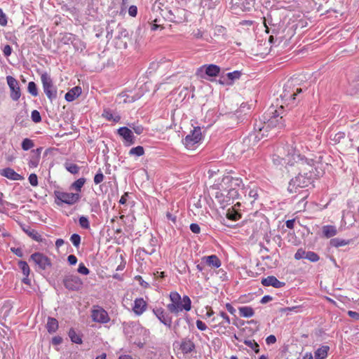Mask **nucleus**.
I'll return each instance as SVG.
<instances>
[{
    "mask_svg": "<svg viewBox=\"0 0 359 359\" xmlns=\"http://www.w3.org/2000/svg\"><path fill=\"white\" fill-rule=\"evenodd\" d=\"M41 80L44 93L50 102L57 98V88L53 85V80L47 72L41 74Z\"/></svg>",
    "mask_w": 359,
    "mask_h": 359,
    "instance_id": "5",
    "label": "nucleus"
},
{
    "mask_svg": "<svg viewBox=\"0 0 359 359\" xmlns=\"http://www.w3.org/2000/svg\"><path fill=\"white\" fill-rule=\"evenodd\" d=\"M18 267L22 271V273L24 275V276H29L30 269H29V266L28 264L27 263V262L20 260L18 262Z\"/></svg>",
    "mask_w": 359,
    "mask_h": 359,
    "instance_id": "41",
    "label": "nucleus"
},
{
    "mask_svg": "<svg viewBox=\"0 0 359 359\" xmlns=\"http://www.w3.org/2000/svg\"><path fill=\"white\" fill-rule=\"evenodd\" d=\"M329 349L328 346H322L318 348L314 353L315 359H325L327 356Z\"/></svg>",
    "mask_w": 359,
    "mask_h": 359,
    "instance_id": "34",
    "label": "nucleus"
},
{
    "mask_svg": "<svg viewBox=\"0 0 359 359\" xmlns=\"http://www.w3.org/2000/svg\"><path fill=\"white\" fill-rule=\"evenodd\" d=\"M202 139L201 128L199 126L194 129L183 140L182 143L187 149H194Z\"/></svg>",
    "mask_w": 359,
    "mask_h": 359,
    "instance_id": "7",
    "label": "nucleus"
},
{
    "mask_svg": "<svg viewBox=\"0 0 359 359\" xmlns=\"http://www.w3.org/2000/svg\"><path fill=\"white\" fill-rule=\"evenodd\" d=\"M236 205L240 206V203H237L233 207L229 208L226 214V218L233 222H236L241 218V214L235 209Z\"/></svg>",
    "mask_w": 359,
    "mask_h": 359,
    "instance_id": "28",
    "label": "nucleus"
},
{
    "mask_svg": "<svg viewBox=\"0 0 359 359\" xmlns=\"http://www.w3.org/2000/svg\"><path fill=\"white\" fill-rule=\"evenodd\" d=\"M55 196L56 201H59L61 203H66L69 205L76 203L81 199V195L79 193H68L57 191H55Z\"/></svg>",
    "mask_w": 359,
    "mask_h": 359,
    "instance_id": "11",
    "label": "nucleus"
},
{
    "mask_svg": "<svg viewBox=\"0 0 359 359\" xmlns=\"http://www.w3.org/2000/svg\"><path fill=\"white\" fill-rule=\"evenodd\" d=\"M170 299L171 301L170 304H176L177 302L182 300V298L178 292H171L170 293Z\"/></svg>",
    "mask_w": 359,
    "mask_h": 359,
    "instance_id": "53",
    "label": "nucleus"
},
{
    "mask_svg": "<svg viewBox=\"0 0 359 359\" xmlns=\"http://www.w3.org/2000/svg\"><path fill=\"white\" fill-rule=\"evenodd\" d=\"M58 328V322L55 318L48 317L46 329L49 333H54Z\"/></svg>",
    "mask_w": 359,
    "mask_h": 359,
    "instance_id": "31",
    "label": "nucleus"
},
{
    "mask_svg": "<svg viewBox=\"0 0 359 359\" xmlns=\"http://www.w3.org/2000/svg\"><path fill=\"white\" fill-rule=\"evenodd\" d=\"M306 251H305L302 248H299L294 254V259L297 260H299L301 259H306Z\"/></svg>",
    "mask_w": 359,
    "mask_h": 359,
    "instance_id": "57",
    "label": "nucleus"
},
{
    "mask_svg": "<svg viewBox=\"0 0 359 359\" xmlns=\"http://www.w3.org/2000/svg\"><path fill=\"white\" fill-rule=\"evenodd\" d=\"M262 284L264 286H273L275 288H280L285 285L284 282L278 280L273 276H269L266 278H262Z\"/></svg>",
    "mask_w": 359,
    "mask_h": 359,
    "instance_id": "18",
    "label": "nucleus"
},
{
    "mask_svg": "<svg viewBox=\"0 0 359 359\" xmlns=\"http://www.w3.org/2000/svg\"><path fill=\"white\" fill-rule=\"evenodd\" d=\"M273 161L275 164L296 165L301 170L311 171L313 168V159L302 156L299 151L292 145L277 147L276 152L273 154Z\"/></svg>",
    "mask_w": 359,
    "mask_h": 359,
    "instance_id": "1",
    "label": "nucleus"
},
{
    "mask_svg": "<svg viewBox=\"0 0 359 359\" xmlns=\"http://www.w3.org/2000/svg\"><path fill=\"white\" fill-rule=\"evenodd\" d=\"M0 175L14 181L22 180V177L11 168H6L0 170Z\"/></svg>",
    "mask_w": 359,
    "mask_h": 359,
    "instance_id": "20",
    "label": "nucleus"
},
{
    "mask_svg": "<svg viewBox=\"0 0 359 359\" xmlns=\"http://www.w3.org/2000/svg\"><path fill=\"white\" fill-rule=\"evenodd\" d=\"M104 177V176L101 169H99V170L97 171V172L96 173V175L94 177L95 184H98L101 183L103 181Z\"/></svg>",
    "mask_w": 359,
    "mask_h": 359,
    "instance_id": "56",
    "label": "nucleus"
},
{
    "mask_svg": "<svg viewBox=\"0 0 359 359\" xmlns=\"http://www.w3.org/2000/svg\"><path fill=\"white\" fill-rule=\"evenodd\" d=\"M41 151V147L32 150L31 156L28 162L29 168H36L38 166L40 161Z\"/></svg>",
    "mask_w": 359,
    "mask_h": 359,
    "instance_id": "21",
    "label": "nucleus"
},
{
    "mask_svg": "<svg viewBox=\"0 0 359 359\" xmlns=\"http://www.w3.org/2000/svg\"><path fill=\"white\" fill-rule=\"evenodd\" d=\"M22 230L33 240H34L36 241H41V235L39 234L37 231H36L34 229H32L31 227H29L28 226H23Z\"/></svg>",
    "mask_w": 359,
    "mask_h": 359,
    "instance_id": "35",
    "label": "nucleus"
},
{
    "mask_svg": "<svg viewBox=\"0 0 359 359\" xmlns=\"http://www.w3.org/2000/svg\"><path fill=\"white\" fill-rule=\"evenodd\" d=\"M245 196L251 199L250 203H252L259 197V189L255 185L248 187L245 191Z\"/></svg>",
    "mask_w": 359,
    "mask_h": 359,
    "instance_id": "26",
    "label": "nucleus"
},
{
    "mask_svg": "<svg viewBox=\"0 0 359 359\" xmlns=\"http://www.w3.org/2000/svg\"><path fill=\"white\" fill-rule=\"evenodd\" d=\"M153 313L159 321L168 328L172 327V318L161 307L153 309Z\"/></svg>",
    "mask_w": 359,
    "mask_h": 359,
    "instance_id": "14",
    "label": "nucleus"
},
{
    "mask_svg": "<svg viewBox=\"0 0 359 359\" xmlns=\"http://www.w3.org/2000/svg\"><path fill=\"white\" fill-rule=\"evenodd\" d=\"M238 311L240 316L243 318H250L255 314L254 309L251 306H240Z\"/></svg>",
    "mask_w": 359,
    "mask_h": 359,
    "instance_id": "33",
    "label": "nucleus"
},
{
    "mask_svg": "<svg viewBox=\"0 0 359 359\" xmlns=\"http://www.w3.org/2000/svg\"><path fill=\"white\" fill-rule=\"evenodd\" d=\"M68 335L72 342L77 344H82V339L81 336L76 332L74 329L71 328L69 331Z\"/></svg>",
    "mask_w": 359,
    "mask_h": 359,
    "instance_id": "38",
    "label": "nucleus"
},
{
    "mask_svg": "<svg viewBox=\"0 0 359 359\" xmlns=\"http://www.w3.org/2000/svg\"><path fill=\"white\" fill-rule=\"evenodd\" d=\"M238 195L239 194L238 190L235 188L230 189L226 196V199H223L222 201L219 200V202L224 206L225 203L229 204L231 199L237 198Z\"/></svg>",
    "mask_w": 359,
    "mask_h": 359,
    "instance_id": "30",
    "label": "nucleus"
},
{
    "mask_svg": "<svg viewBox=\"0 0 359 359\" xmlns=\"http://www.w3.org/2000/svg\"><path fill=\"white\" fill-rule=\"evenodd\" d=\"M118 24L116 23L115 20H111L108 22L107 25L106 27L107 35L106 37L109 40L113 37L114 30H117L118 27Z\"/></svg>",
    "mask_w": 359,
    "mask_h": 359,
    "instance_id": "32",
    "label": "nucleus"
},
{
    "mask_svg": "<svg viewBox=\"0 0 359 359\" xmlns=\"http://www.w3.org/2000/svg\"><path fill=\"white\" fill-rule=\"evenodd\" d=\"M102 116L108 121H113L114 122H118L121 119L119 115H114L112 111L108 109H104Z\"/></svg>",
    "mask_w": 359,
    "mask_h": 359,
    "instance_id": "36",
    "label": "nucleus"
},
{
    "mask_svg": "<svg viewBox=\"0 0 359 359\" xmlns=\"http://www.w3.org/2000/svg\"><path fill=\"white\" fill-rule=\"evenodd\" d=\"M28 180L32 186L36 187L38 185V177L36 174L29 175Z\"/></svg>",
    "mask_w": 359,
    "mask_h": 359,
    "instance_id": "61",
    "label": "nucleus"
},
{
    "mask_svg": "<svg viewBox=\"0 0 359 359\" xmlns=\"http://www.w3.org/2000/svg\"><path fill=\"white\" fill-rule=\"evenodd\" d=\"M241 76V73L239 71H233L232 72H229L226 74L227 78L232 82L235 80L238 79Z\"/></svg>",
    "mask_w": 359,
    "mask_h": 359,
    "instance_id": "51",
    "label": "nucleus"
},
{
    "mask_svg": "<svg viewBox=\"0 0 359 359\" xmlns=\"http://www.w3.org/2000/svg\"><path fill=\"white\" fill-rule=\"evenodd\" d=\"M313 168H314V161H313ZM299 172L297 176L292 178L290 182L287 190L290 193H296L299 188H305L309 187L312 182V171L301 170L298 169Z\"/></svg>",
    "mask_w": 359,
    "mask_h": 359,
    "instance_id": "3",
    "label": "nucleus"
},
{
    "mask_svg": "<svg viewBox=\"0 0 359 359\" xmlns=\"http://www.w3.org/2000/svg\"><path fill=\"white\" fill-rule=\"evenodd\" d=\"M79 222L80 226L83 229H89L90 228L88 218L86 216H81L79 219Z\"/></svg>",
    "mask_w": 359,
    "mask_h": 359,
    "instance_id": "46",
    "label": "nucleus"
},
{
    "mask_svg": "<svg viewBox=\"0 0 359 359\" xmlns=\"http://www.w3.org/2000/svg\"><path fill=\"white\" fill-rule=\"evenodd\" d=\"M70 241L75 248H78L81 243V236L78 233H73L70 237Z\"/></svg>",
    "mask_w": 359,
    "mask_h": 359,
    "instance_id": "54",
    "label": "nucleus"
},
{
    "mask_svg": "<svg viewBox=\"0 0 359 359\" xmlns=\"http://www.w3.org/2000/svg\"><path fill=\"white\" fill-rule=\"evenodd\" d=\"M4 194L2 192H0V212L3 214L7 213L8 208H6V204H8V201H4L3 199Z\"/></svg>",
    "mask_w": 359,
    "mask_h": 359,
    "instance_id": "48",
    "label": "nucleus"
},
{
    "mask_svg": "<svg viewBox=\"0 0 359 359\" xmlns=\"http://www.w3.org/2000/svg\"><path fill=\"white\" fill-rule=\"evenodd\" d=\"M160 22L161 19H158L157 18H155L154 20H152V22L151 23V29L155 31L158 29L159 27L162 29L163 27L160 24Z\"/></svg>",
    "mask_w": 359,
    "mask_h": 359,
    "instance_id": "58",
    "label": "nucleus"
},
{
    "mask_svg": "<svg viewBox=\"0 0 359 359\" xmlns=\"http://www.w3.org/2000/svg\"><path fill=\"white\" fill-rule=\"evenodd\" d=\"M220 0H203L202 3L205 7L209 9L214 8L219 3Z\"/></svg>",
    "mask_w": 359,
    "mask_h": 359,
    "instance_id": "50",
    "label": "nucleus"
},
{
    "mask_svg": "<svg viewBox=\"0 0 359 359\" xmlns=\"http://www.w3.org/2000/svg\"><path fill=\"white\" fill-rule=\"evenodd\" d=\"M21 146H22V149L24 151H28L34 147V143L33 140H32L29 138H25L22 140Z\"/></svg>",
    "mask_w": 359,
    "mask_h": 359,
    "instance_id": "45",
    "label": "nucleus"
},
{
    "mask_svg": "<svg viewBox=\"0 0 359 359\" xmlns=\"http://www.w3.org/2000/svg\"><path fill=\"white\" fill-rule=\"evenodd\" d=\"M180 349L183 353L188 354L194 351L195 344L191 339L185 338L181 342Z\"/></svg>",
    "mask_w": 359,
    "mask_h": 359,
    "instance_id": "24",
    "label": "nucleus"
},
{
    "mask_svg": "<svg viewBox=\"0 0 359 359\" xmlns=\"http://www.w3.org/2000/svg\"><path fill=\"white\" fill-rule=\"evenodd\" d=\"M284 108L280 106L278 108L271 106L264 116V123L261 121L255 123L259 130L269 131V129L280 130L285 128L286 121V114H284Z\"/></svg>",
    "mask_w": 359,
    "mask_h": 359,
    "instance_id": "2",
    "label": "nucleus"
},
{
    "mask_svg": "<svg viewBox=\"0 0 359 359\" xmlns=\"http://www.w3.org/2000/svg\"><path fill=\"white\" fill-rule=\"evenodd\" d=\"M255 129V133L250 135L247 138L244 140V142H251L253 141L254 143L259 141L261 139H262L264 136H269V135L266 133L269 131H261L257 128L255 129V126L254 127Z\"/></svg>",
    "mask_w": 359,
    "mask_h": 359,
    "instance_id": "22",
    "label": "nucleus"
},
{
    "mask_svg": "<svg viewBox=\"0 0 359 359\" xmlns=\"http://www.w3.org/2000/svg\"><path fill=\"white\" fill-rule=\"evenodd\" d=\"M174 0H156L152 7V13L156 15L165 7H170Z\"/></svg>",
    "mask_w": 359,
    "mask_h": 359,
    "instance_id": "19",
    "label": "nucleus"
},
{
    "mask_svg": "<svg viewBox=\"0 0 359 359\" xmlns=\"http://www.w3.org/2000/svg\"><path fill=\"white\" fill-rule=\"evenodd\" d=\"M63 285L66 289L70 291H79L83 287V283L82 280L76 275H65L63 280Z\"/></svg>",
    "mask_w": 359,
    "mask_h": 359,
    "instance_id": "9",
    "label": "nucleus"
},
{
    "mask_svg": "<svg viewBox=\"0 0 359 359\" xmlns=\"http://www.w3.org/2000/svg\"><path fill=\"white\" fill-rule=\"evenodd\" d=\"M81 87H74L65 94V98L67 102H72L81 94Z\"/></svg>",
    "mask_w": 359,
    "mask_h": 359,
    "instance_id": "27",
    "label": "nucleus"
},
{
    "mask_svg": "<svg viewBox=\"0 0 359 359\" xmlns=\"http://www.w3.org/2000/svg\"><path fill=\"white\" fill-rule=\"evenodd\" d=\"M91 317L94 322L100 323H107L110 320L108 313L100 306H97L93 309Z\"/></svg>",
    "mask_w": 359,
    "mask_h": 359,
    "instance_id": "13",
    "label": "nucleus"
},
{
    "mask_svg": "<svg viewBox=\"0 0 359 359\" xmlns=\"http://www.w3.org/2000/svg\"><path fill=\"white\" fill-rule=\"evenodd\" d=\"M29 262H32L40 270H46L50 267L52 264L50 259L41 252H34L31 255Z\"/></svg>",
    "mask_w": 359,
    "mask_h": 359,
    "instance_id": "10",
    "label": "nucleus"
},
{
    "mask_svg": "<svg viewBox=\"0 0 359 359\" xmlns=\"http://www.w3.org/2000/svg\"><path fill=\"white\" fill-rule=\"evenodd\" d=\"M144 154V149L142 146H137L135 147H133L129 151V155L135 156H141Z\"/></svg>",
    "mask_w": 359,
    "mask_h": 359,
    "instance_id": "44",
    "label": "nucleus"
},
{
    "mask_svg": "<svg viewBox=\"0 0 359 359\" xmlns=\"http://www.w3.org/2000/svg\"><path fill=\"white\" fill-rule=\"evenodd\" d=\"M86 182V179L84 177H81L78 180H76L75 182H74L71 186V189H74L78 192H80L81 191V188L83 187L84 184Z\"/></svg>",
    "mask_w": 359,
    "mask_h": 359,
    "instance_id": "37",
    "label": "nucleus"
},
{
    "mask_svg": "<svg viewBox=\"0 0 359 359\" xmlns=\"http://www.w3.org/2000/svg\"><path fill=\"white\" fill-rule=\"evenodd\" d=\"M118 35L116 36V39L118 40L116 44L120 47H123V48H127V39H128V32L124 29L123 27L118 25L117 28Z\"/></svg>",
    "mask_w": 359,
    "mask_h": 359,
    "instance_id": "17",
    "label": "nucleus"
},
{
    "mask_svg": "<svg viewBox=\"0 0 359 359\" xmlns=\"http://www.w3.org/2000/svg\"><path fill=\"white\" fill-rule=\"evenodd\" d=\"M323 235L327 238H332L337 234V229L333 225H325L322 228Z\"/></svg>",
    "mask_w": 359,
    "mask_h": 359,
    "instance_id": "29",
    "label": "nucleus"
},
{
    "mask_svg": "<svg viewBox=\"0 0 359 359\" xmlns=\"http://www.w3.org/2000/svg\"><path fill=\"white\" fill-rule=\"evenodd\" d=\"M167 309L169 312L175 315H177L180 312L182 311L183 310L189 311L191 309V301L188 296L184 295L182 297V300L177 302V303L168 304L167 305Z\"/></svg>",
    "mask_w": 359,
    "mask_h": 359,
    "instance_id": "8",
    "label": "nucleus"
},
{
    "mask_svg": "<svg viewBox=\"0 0 359 359\" xmlns=\"http://www.w3.org/2000/svg\"><path fill=\"white\" fill-rule=\"evenodd\" d=\"M64 166L68 172L74 175L77 174L80 170L79 165L68 161L65 163Z\"/></svg>",
    "mask_w": 359,
    "mask_h": 359,
    "instance_id": "39",
    "label": "nucleus"
},
{
    "mask_svg": "<svg viewBox=\"0 0 359 359\" xmlns=\"http://www.w3.org/2000/svg\"><path fill=\"white\" fill-rule=\"evenodd\" d=\"M117 134L124 140L125 145L130 146L135 144V136L128 127H121L117 130Z\"/></svg>",
    "mask_w": 359,
    "mask_h": 359,
    "instance_id": "15",
    "label": "nucleus"
},
{
    "mask_svg": "<svg viewBox=\"0 0 359 359\" xmlns=\"http://www.w3.org/2000/svg\"><path fill=\"white\" fill-rule=\"evenodd\" d=\"M6 81L11 90V98L13 101H18L21 96L20 88L18 81L11 76H7Z\"/></svg>",
    "mask_w": 359,
    "mask_h": 359,
    "instance_id": "12",
    "label": "nucleus"
},
{
    "mask_svg": "<svg viewBox=\"0 0 359 359\" xmlns=\"http://www.w3.org/2000/svg\"><path fill=\"white\" fill-rule=\"evenodd\" d=\"M77 271L79 273L83 275H88L90 273L89 269L83 263L79 264Z\"/></svg>",
    "mask_w": 359,
    "mask_h": 359,
    "instance_id": "60",
    "label": "nucleus"
},
{
    "mask_svg": "<svg viewBox=\"0 0 359 359\" xmlns=\"http://www.w3.org/2000/svg\"><path fill=\"white\" fill-rule=\"evenodd\" d=\"M147 307V303L142 298L136 299L134 302L133 310L138 316L143 313Z\"/></svg>",
    "mask_w": 359,
    "mask_h": 359,
    "instance_id": "25",
    "label": "nucleus"
},
{
    "mask_svg": "<svg viewBox=\"0 0 359 359\" xmlns=\"http://www.w3.org/2000/svg\"><path fill=\"white\" fill-rule=\"evenodd\" d=\"M28 92L33 96H36L38 95V90L36 85L34 82L30 81L28 83Z\"/></svg>",
    "mask_w": 359,
    "mask_h": 359,
    "instance_id": "52",
    "label": "nucleus"
},
{
    "mask_svg": "<svg viewBox=\"0 0 359 359\" xmlns=\"http://www.w3.org/2000/svg\"><path fill=\"white\" fill-rule=\"evenodd\" d=\"M220 67L214 64L203 65L198 67L196 76L202 79L209 80L210 77H216L219 74Z\"/></svg>",
    "mask_w": 359,
    "mask_h": 359,
    "instance_id": "6",
    "label": "nucleus"
},
{
    "mask_svg": "<svg viewBox=\"0 0 359 359\" xmlns=\"http://www.w3.org/2000/svg\"><path fill=\"white\" fill-rule=\"evenodd\" d=\"M306 259L311 262H316L320 259V257L314 252L306 251Z\"/></svg>",
    "mask_w": 359,
    "mask_h": 359,
    "instance_id": "47",
    "label": "nucleus"
},
{
    "mask_svg": "<svg viewBox=\"0 0 359 359\" xmlns=\"http://www.w3.org/2000/svg\"><path fill=\"white\" fill-rule=\"evenodd\" d=\"M8 18L6 13H4L3 10L0 11V25L5 27L8 22Z\"/></svg>",
    "mask_w": 359,
    "mask_h": 359,
    "instance_id": "62",
    "label": "nucleus"
},
{
    "mask_svg": "<svg viewBox=\"0 0 359 359\" xmlns=\"http://www.w3.org/2000/svg\"><path fill=\"white\" fill-rule=\"evenodd\" d=\"M299 313L302 311L301 306H294L291 307H284L280 309V312L283 313L290 314L291 312Z\"/></svg>",
    "mask_w": 359,
    "mask_h": 359,
    "instance_id": "43",
    "label": "nucleus"
},
{
    "mask_svg": "<svg viewBox=\"0 0 359 359\" xmlns=\"http://www.w3.org/2000/svg\"><path fill=\"white\" fill-rule=\"evenodd\" d=\"M31 118L34 123H39L41 121L40 113L37 110L32 111Z\"/></svg>",
    "mask_w": 359,
    "mask_h": 359,
    "instance_id": "59",
    "label": "nucleus"
},
{
    "mask_svg": "<svg viewBox=\"0 0 359 359\" xmlns=\"http://www.w3.org/2000/svg\"><path fill=\"white\" fill-rule=\"evenodd\" d=\"M243 343L256 353L259 352V346L254 339H245Z\"/></svg>",
    "mask_w": 359,
    "mask_h": 359,
    "instance_id": "42",
    "label": "nucleus"
},
{
    "mask_svg": "<svg viewBox=\"0 0 359 359\" xmlns=\"http://www.w3.org/2000/svg\"><path fill=\"white\" fill-rule=\"evenodd\" d=\"M129 126L134 130L137 135H140L144 131V127L142 125L135 123L130 124Z\"/></svg>",
    "mask_w": 359,
    "mask_h": 359,
    "instance_id": "55",
    "label": "nucleus"
},
{
    "mask_svg": "<svg viewBox=\"0 0 359 359\" xmlns=\"http://www.w3.org/2000/svg\"><path fill=\"white\" fill-rule=\"evenodd\" d=\"M202 260L204 261L208 266L217 269L220 267L222 264L220 259L215 255L205 256L202 258Z\"/></svg>",
    "mask_w": 359,
    "mask_h": 359,
    "instance_id": "23",
    "label": "nucleus"
},
{
    "mask_svg": "<svg viewBox=\"0 0 359 359\" xmlns=\"http://www.w3.org/2000/svg\"><path fill=\"white\" fill-rule=\"evenodd\" d=\"M75 39V36L71 33H65L61 38V41L65 44L73 43Z\"/></svg>",
    "mask_w": 359,
    "mask_h": 359,
    "instance_id": "49",
    "label": "nucleus"
},
{
    "mask_svg": "<svg viewBox=\"0 0 359 359\" xmlns=\"http://www.w3.org/2000/svg\"><path fill=\"white\" fill-rule=\"evenodd\" d=\"M349 243H350V241H346V240L341 239L339 238H332L330 240V245L332 247H335V248L344 246Z\"/></svg>",
    "mask_w": 359,
    "mask_h": 359,
    "instance_id": "40",
    "label": "nucleus"
},
{
    "mask_svg": "<svg viewBox=\"0 0 359 359\" xmlns=\"http://www.w3.org/2000/svg\"><path fill=\"white\" fill-rule=\"evenodd\" d=\"M303 92V88L297 86L292 79L288 81L283 86V91L281 94L282 99L289 104H294L297 97Z\"/></svg>",
    "mask_w": 359,
    "mask_h": 359,
    "instance_id": "4",
    "label": "nucleus"
},
{
    "mask_svg": "<svg viewBox=\"0 0 359 359\" xmlns=\"http://www.w3.org/2000/svg\"><path fill=\"white\" fill-rule=\"evenodd\" d=\"M2 51H3V53L4 55L6 56V57H8L11 55V53H12V48L11 47L10 45H6L4 46L3 49H2Z\"/></svg>",
    "mask_w": 359,
    "mask_h": 359,
    "instance_id": "64",
    "label": "nucleus"
},
{
    "mask_svg": "<svg viewBox=\"0 0 359 359\" xmlns=\"http://www.w3.org/2000/svg\"><path fill=\"white\" fill-rule=\"evenodd\" d=\"M162 18L168 21L175 22V23H180L182 21V18L180 17H177L175 14L173 13L172 10V6L170 7H165L162 11L158 12Z\"/></svg>",
    "mask_w": 359,
    "mask_h": 359,
    "instance_id": "16",
    "label": "nucleus"
},
{
    "mask_svg": "<svg viewBox=\"0 0 359 359\" xmlns=\"http://www.w3.org/2000/svg\"><path fill=\"white\" fill-rule=\"evenodd\" d=\"M190 230L194 233H199L201 232V227L199 226V225L196 223H192L190 224Z\"/></svg>",
    "mask_w": 359,
    "mask_h": 359,
    "instance_id": "63",
    "label": "nucleus"
}]
</instances>
